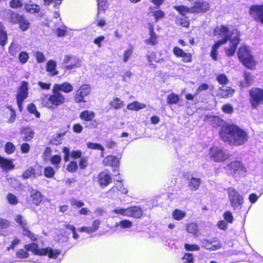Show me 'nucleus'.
Instances as JSON below:
<instances>
[{
	"label": "nucleus",
	"instance_id": "nucleus-1",
	"mask_svg": "<svg viewBox=\"0 0 263 263\" xmlns=\"http://www.w3.org/2000/svg\"><path fill=\"white\" fill-rule=\"evenodd\" d=\"M219 134L221 139L231 145H243L249 138L245 130L233 124H224L221 127Z\"/></svg>",
	"mask_w": 263,
	"mask_h": 263
},
{
	"label": "nucleus",
	"instance_id": "nucleus-2",
	"mask_svg": "<svg viewBox=\"0 0 263 263\" xmlns=\"http://www.w3.org/2000/svg\"><path fill=\"white\" fill-rule=\"evenodd\" d=\"M24 248L26 251H31L34 254L37 255H47L50 258H57L60 254L58 250H52L51 248L39 249V246L35 243L26 245Z\"/></svg>",
	"mask_w": 263,
	"mask_h": 263
},
{
	"label": "nucleus",
	"instance_id": "nucleus-3",
	"mask_svg": "<svg viewBox=\"0 0 263 263\" xmlns=\"http://www.w3.org/2000/svg\"><path fill=\"white\" fill-rule=\"evenodd\" d=\"M238 57L239 60L246 67L250 69L254 67L255 62L248 47L244 46L239 48Z\"/></svg>",
	"mask_w": 263,
	"mask_h": 263
},
{
	"label": "nucleus",
	"instance_id": "nucleus-4",
	"mask_svg": "<svg viewBox=\"0 0 263 263\" xmlns=\"http://www.w3.org/2000/svg\"><path fill=\"white\" fill-rule=\"evenodd\" d=\"M228 198L230 204L234 209H237L243 203V197L233 187H229L227 190Z\"/></svg>",
	"mask_w": 263,
	"mask_h": 263
},
{
	"label": "nucleus",
	"instance_id": "nucleus-5",
	"mask_svg": "<svg viewBox=\"0 0 263 263\" xmlns=\"http://www.w3.org/2000/svg\"><path fill=\"white\" fill-rule=\"evenodd\" d=\"M209 155L214 161L217 162H223L230 157L227 150L218 147L210 148Z\"/></svg>",
	"mask_w": 263,
	"mask_h": 263
},
{
	"label": "nucleus",
	"instance_id": "nucleus-6",
	"mask_svg": "<svg viewBox=\"0 0 263 263\" xmlns=\"http://www.w3.org/2000/svg\"><path fill=\"white\" fill-rule=\"evenodd\" d=\"M52 94L48 98L49 102H47L46 106L49 107H52V105L58 106L63 104L65 102L64 96L60 92L58 91L53 87L52 89Z\"/></svg>",
	"mask_w": 263,
	"mask_h": 263
},
{
	"label": "nucleus",
	"instance_id": "nucleus-7",
	"mask_svg": "<svg viewBox=\"0 0 263 263\" xmlns=\"http://www.w3.org/2000/svg\"><path fill=\"white\" fill-rule=\"evenodd\" d=\"M63 64L67 70H71L80 67L82 66V60L73 55H65L63 60Z\"/></svg>",
	"mask_w": 263,
	"mask_h": 263
},
{
	"label": "nucleus",
	"instance_id": "nucleus-8",
	"mask_svg": "<svg viewBox=\"0 0 263 263\" xmlns=\"http://www.w3.org/2000/svg\"><path fill=\"white\" fill-rule=\"evenodd\" d=\"M15 221L18 223L23 229V234L29 238L31 240L34 241L36 239V236L29 231L27 227V223L26 220L21 215H17L15 217Z\"/></svg>",
	"mask_w": 263,
	"mask_h": 263
},
{
	"label": "nucleus",
	"instance_id": "nucleus-9",
	"mask_svg": "<svg viewBox=\"0 0 263 263\" xmlns=\"http://www.w3.org/2000/svg\"><path fill=\"white\" fill-rule=\"evenodd\" d=\"M91 91L90 86L87 84L82 85L76 92L74 99L76 103L86 102L84 97L88 96Z\"/></svg>",
	"mask_w": 263,
	"mask_h": 263
},
{
	"label": "nucleus",
	"instance_id": "nucleus-10",
	"mask_svg": "<svg viewBox=\"0 0 263 263\" xmlns=\"http://www.w3.org/2000/svg\"><path fill=\"white\" fill-rule=\"evenodd\" d=\"M226 170L230 174L234 175L237 173L240 174L246 172V168L243 165L238 161H235L228 164L226 167Z\"/></svg>",
	"mask_w": 263,
	"mask_h": 263
},
{
	"label": "nucleus",
	"instance_id": "nucleus-11",
	"mask_svg": "<svg viewBox=\"0 0 263 263\" xmlns=\"http://www.w3.org/2000/svg\"><path fill=\"white\" fill-rule=\"evenodd\" d=\"M251 103L255 107L258 104L263 101V90L258 88L252 89L250 91Z\"/></svg>",
	"mask_w": 263,
	"mask_h": 263
},
{
	"label": "nucleus",
	"instance_id": "nucleus-12",
	"mask_svg": "<svg viewBox=\"0 0 263 263\" xmlns=\"http://www.w3.org/2000/svg\"><path fill=\"white\" fill-rule=\"evenodd\" d=\"M214 34L215 35H219L220 37H223L222 40H219L218 41H226V43L230 39L231 36V33L229 31L228 28L223 25L217 26L215 29Z\"/></svg>",
	"mask_w": 263,
	"mask_h": 263
},
{
	"label": "nucleus",
	"instance_id": "nucleus-13",
	"mask_svg": "<svg viewBox=\"0 0 263 263\" xmlns=\"http://www.w3.org/2000/svg\"><path fill=\"white\" fill-rule=\"evenodd\" d=\"M250 13L255 20L263 24V5L252 6Z\"/></svg>",
	"mask_w": 263,
	"mask_h": 263
},
{
	"label": "nucleus",
	"instance_id": "nucleus-14",
	"mask_svg": "<svg viewBox=\"0 0 263 263\" xmlns=\"http://www.w3.org/2000/svg\"><path fill=\"white\" fill-rule=\"evenodd\" d=\"M28 83L23 81L18 88L16 95V100L24 101L28 96Z\"/></svg>",
	"mask_w": 263,
	"mask_h": 263
},
{
	"label": "nucleus",
	"instance_id": "nucleus-15",
	"mask_svg": "<svg viewBox=\"0 0 263 263\" xmlns=\"http://www.w3.org/2000/svg\"><path fill=\"white\" fill-rule=\"evenodd\" d=\"M230 48H226V53L228 56L233 55L236 51L237 45L239 42V36L236 34V36L230 40Z\"/></svg>",
	"mask_w": 263,
	"mask_h": 263
},
{
	"label": "nucleus",
	"instance_id": "nucleus-16",
	"mask_svg": "<svg viewBox=\"0 0 263 263\" xmlns=\"http://www.w3.org/2000/svg\"><path fill=\"white\" fill-rule=\"evenodd\" d=\"M190 2H194V9L192 10L193 11L198 12H204L209 10V4L204 3L203 0H188Z\"/></svg>",
	"mask_w": 263,
	"mask_h": 263
},
{
	"label": "nucleus",
	"instance_id": "nucleus-17",
	"mask_svg": "<svg viewBox=\"0 0 263 263\" xmlns=\"http://www.w3.org/2000/svg\"><path fill=\"white\" fill-rule=\"evenodd\" d=\"M111 181V177L105 172H101L99 174L98 182L101 187L107 186Z\"/></svg>",
	"mask_w": 263,
	"mask_h": 263
},
{
	"label": "nucleus",
	"instance_id": "nucleus-18",
	"mask_svg": "<svg viewBox=\"0 0 263 263\" xmlns=\"http://www.w3.org/2000/svg\"><path fill=\"white\" fill-rule=\"evenodd\" d=\"M53 87L58 91H62L65 93H70L73 90V86L68 82H64L61 84H55Z\"/></svg>",
	"mask_w": 263,
	"mask_h": 263
},
{
	"label": "nucleus",
	"instance_id": "nucleus-19",
	"mask_svg": "<svg viewBox=\"0 0 263 263\" xmlns=\"http://www.w3.org/2000/svg\"><path fill=\"white\" fill-rule=\"evenodd\" d=\"M149 37L148 39L145 40L144 42L147 45L154 46L157 44L158 41L157 36L154 31V28L153 25H151L149 27Z\"/></svg>",
	"mask_w": 263,
	"mask_h": 263
},
{
	"label": "nucleus",
	"instance_id": "nucleus-20",
	"mask_svg": "<svg viewBox=\"0 0 263 263\" xmlns=\"http://www.w3.org/2000/svg\"><path fill=\"white\" fill-rule=\"evenodd\" d=\"M0 167L4 171L12 170L14 167L11 160H8L0 156Z\"/></svg>",
	"mask_w": 263,
	"mask_h": 263
},
{
	"label": "nucleus",
	"instance_id": "nucleus-21",
	"mask_svg": "<svg viewBox=\"0 0 263 263\" xmlns=\"http://www.w3.org/2000/svg\"><path fill=\"white\" fill-rule=\"evenodd\" d=\"M103 163L106 166L108 165L117 167L119 164V160L116 156L112 155L108 156L104 159Z\"/></svg>",
	"mask_w": 263,
	"mask_h": 263
},
{
	"label": "nucleus",
	"instance_id": "nucleus-22",
	"mask_svg": "<svg viewBox=\"0 0 263 263\" xmlns=\"http://www.w3.org/2000/svg\"><path fill=\"white\" fill-rule=\"evenodd\" d=\"M142 209L138 206H132L128 208V216L136 218H140L142 215Z\"/></svg>",
	"mask_w": 263,
	"mask_h": 263
},
{
	"label": "nucleus",
	"instance_id": "nucleus-23",
	"mask_svg": "<svg viewBox=\"0 0 263 263\" xmlns=\"http://www.w3.org/2000/svg\"><path fill=\"white\" fill-rule=\"evenodd\" d=\"M57 63L53 60H49L46 64V71L54 76L59 74V71L56 70Z\"/></svg>",
	"mask_w": 263,
	"mask_h": 263
},
{
	"label": "nucleus",
	"instance_id": "nucleus-24",
	"mask_svg": "<svg viewBox=\"0 0 263 263\" xmlns=\"http://www.w3.org/2000/svg\"><path fill=\"white\" fill-rule=\"evenodd\" d=\"M234 90L229 87L223 86L219 88V95L222 98H228L232 96Z\"/></svg>",
	"mask_w": 263,
	"mask_h": 263
},
{
	"label": "nucleus",
	"instance_id": "nucleus-25",
	"mask_svg": "<svg viewBox=\"0 0 263 263\" xmlns=\"http://www.w3.org/2000/svg\"><path fill=\"white\" fill-rule=\"evenodd\" d=\"M30 194L33 203L36 205H39L43 199L41 193L36 190L32 189Z\"/></svg>",
	"mask_w": 263,
	"mask_h": 263
},
{
	"label": "nucleus",
	"instance_id": "nucleus-26",
	"mask_svg": "<svg viewBox=\"0 0 263 263\" xmlns=\"http://www.w3.org/2000/svg\"><path fill=\"white\" fill-rule=\"evenodd\" d=\"M213 242L215 243L212 244V242H210L208 240L204 239L201 241V245L203 247L211 250H215L221 247V245L219 242L214 241Z\"/></svg>",
	"mask_w": 263,
	"mask_h": 263
},
{
	"label": "nucleus",
	"instance_id": "nucleus-27",
	"mask_svg": "<svg viewBox=\"0 0 263 263\" xmlns=\"http://www.w3.org/2000/svg\"><path fill=\"white\" fill-rule=\"evenodd\" d=\"M174 8L179 12L182 16H184L187 13H199L198 12L193 11L192 10L194 9V7H192L188 8L185 6H175Z\"/></svg>",
	"mask_w": 263,
	"mask_h": 263
},
{
	"label": "nucleus",
	"instance_id": "nucleus-28",
	"mask_svg": "<svg viewBox=\"0 0 263 263\" xmlns=\"http://www.w3.org/2000/svg\"><path fill=\"white\" fill-rule=\"evenodd\" d=\"M7 42V35L5 28L2 23L0 22V45L4 46Z\"/></svg>",
	"mask_w": 263,
	"mask_h": 263
},
{
	"label": "nucleus",
	"instance_id": "nucleus-29",
	"mask_svg": "<svg viewBox=\"0 0 263 263\" xmlns=\"http://www.w3.org/2000/svg\"><path fill=\"white\" fill-rule=\"evenodd\" d=\"M226 43V41H217L213 46L211 51V57L215 61L217 60V49L222 45Z\"/></svg>",
	"mask_w": 263,
	"mask_h": 263
},
{
	"label": "nucleus",
	"instance_id": "nucleus-30",
	"mask_svg": "<svg viewBox=\"0 0 263 263\" xmlns=\"http://www.w3.org/2000/svg\"><path fill=\"white\" fill-rule=\"evenodd\" d=\"M95 114L93 111L84 110L82 112L80 115V118L81 119L84 120L85 121H91L95 117Z\"/></svg>",
	"mask_w": 263,
	"mask_h": 263
},
{
	"label": "nucleus",
	"instance_id": "nucleus-31",
	"mask_svg": "<svg viewBox=\"0 0 263 263\" xmlns=\"http://www.w3.org/2000/svg\"><path fill=\"white\" fill-rule=\"evenodd\" d=\"M8 14L9 20L12 23H17L18 21H20L22 19V15H19L18 14L15 13L14 12L11 10H8Z\"/></svg>",
	"mask_w": 263,
	"mask_h": 263
},
{
	"label": "nucleus",
	"instance_id": "nucleus-32",
	"mask_svg": "<svg viewBox=\"0 0 263 263\" xmlns=\"http://www.w3.org/2000/svg\"><path fill=\"white\" fill-rule=\"evenodd\" d=\"M200 183L201 180L200 178L192 177L189 181V186L192 190L196 191L199 187Z\"/></svg>",
	"mask_w": 263,
	"mask_h": 263
},
{
	"label": "nucleus",
	"instance_id": "nucleus-33",
	"mask_svg": "<svg viewBox=\"0 0 263 263\" xmlns=\"http://www.w3.org/2000/svg\"><path fill=\"white\" fill-rule=\"evenodd\" d=\"M145 105L143 104H140V103L138 102L137 101H135L133 103H129L127 106V108L129 110H138L140 109H143L145 108Z\"/></svg>",
	"mask_w": 263,
	"mask_h": 263
},
{
	"label": "nucleus",
	"instance_id": "nucleus-34",
	"mask_svg": "<svg viewBox=\"0 0 263 263\" xmlns=\"http://www.w3.org/2000/svg\"><path fill=\"white\" fill-rule=\"evenodd\" d=\"M110 105L115 109H119L124 106V103L118 98H115L110 103Z\"/></svg>",
	"mask_w": 263,
	"mask_h": 263
},
{
	"label": "nucleus",
	"instance_id": "nucleus-35",
	"mask_svg": "<svg viewBox=\"0 0 263 263\" xmlns=\"http://www.w3.org/2000/svg\"><path fill=\"white\" fill-rule=\"evenodd\" d=\"M179 100L178 96L172 93L167 96L166 102L168 104H175L178 102Z\"/></svg>",
	"mask_w": 263,
	"mask_h": 263
},
{
	"label": "nucleus",
	"instance_id": "nucleus-36",
	"mask_svg": "<svg viewBox=\"0 0 263 263\" xmlns=\"http://www.w3.org/2000/svg\"><path fill=\"white\" fill-rule=\"evenodd\" d=\"M98 3V13L97 16H98L100 11L103 10L105 11L107 8V0H97Z\"/></svg>",
	"mask_w": 263,
	"mask_h": 263
},
{
	"label": "nucleus",
	"instance_id": "nucleus-37",
	"mask_svg": "<svg viewBox=\"0 0 263 263\" xmlns=\"http://www.w3.org/2000/svg\"><path fill=\"white\" fill-rule=\"evenodd\" d=\"M33 176V178L36 177L35 174V170L30 167L27 169L23 174L22 177L24 179H28Z\"/></svg>",
	"mask_w": 263,
	"mask_h": 263
},
{
	"label": "nucleus",
	"instance_id": "nucleus-38",
	"mask_svg": "<svg viewBox=\"0 0 263 263\" xmlns=\"http://www.w3.org/2000/svg\"><path fill=\"white\" fill-rule=\"evenodd\" d=\"M26 10L31 13H37L40 11V8L39 6L37 5H26L25 6Z\"/></svg>",
	"mask_w": 263,
	"mask_h": 263
},
{
	"label": "nucleus",
	"instance_id": "nucleus-39",
	"mask_svg": "<svg viewBox=\"0 0 263 263\" xmlns=\"http://www.w3.org/2000/svg\"><path fill=\"white\" fill-rule=\"evenodd\" d=\"M133 226V223L129 220H123L117 222L116 226H120L122 229L129 228Z\"/></svg>",
	"mask_w": 263,
	"mask_h": 263
},
{
	"label": "nucleus",
	"instance_id": "nucleus-40",
	"mask_svg": "<svg viewBox=\"0 0 263 263\" xmlns=\"http://www.w3.org/2000/svg\"><path fill=\"white\" fill-rule=\"evenodd\" d=\"M185 215L186 214L185 212L176 209L173 212V216L175 219L180 220L183 219L185 217Z\"/></svg>",
	"mask_w": 263,
	"mask_h": 263
},
{
	"label": "nucleus",
	"instance_id": "nucleus-41",
	"mask_svg": "<svg viewBox=\"0 0 263 263\" xmlns=\"http://www.w3.org/2000/svg\"><path fill=\"white\" fill-rule=\"evenodd\" d=\"M25 136L23 138L24 141H30L33 137L34 132L29 128H26L24 132Z\"/></svg>",
	"mask_w": 263,
	"mask_h": 263
},
{
	"label": "nucleus",
	"instance_id": "nucleus-42",
	"mask_svg": "<svg viewBox=\"0 0 263 263\" xmlns=\"http://www.w3.org/2000/svg\"><path fill=\"white\" fill-rule=\"evenodd\" d=\"M27 110L30 113L34 114L36 118H39L40 117V114L37 110L36 107L34 104L31 103L28 104L27 106Z\"/></svg>",
	"mask_w": 263,
	"mask_h": 263
},
{
	"label": "nucleus",
	"instance_id": "nucleus-43",
	"mask_svg": "<svg viewBox=\"0 0 263 263\" xmlns=\"http://www.w3.org/2000/svg\"><path fill=\"white\" fill-rule=\"evenodd\" d=\"M177 25L181 26L184 27H188L189 22L185 17L182 16L181 17H177L176 21Z\"/></svg>",
	"mask_w": 263,
	"mask_h": 263
},
{
	"label": "nucleus",
	"instance_id": "nucleus-44",
	"mask_svg": "<svg viewBox=\"0 0 263 263\" xmlns=\"http://www.w3.org/2000/svg\"><path fill=\"white\" fill-rule=\"evenodd\" d=\"M44 174L47 178H52L55 174V171L53 167L48 166L45 168Z\"/></svg>",
	"mask_w": 263,
	"mask_h": 263
},
{
	"label": "nucleus",
	"instance_id": "nucleus-45",
	"mask_svg": "<svg viewBox=\"0 0 263 263\" xmlns=\"http://www.w3.org/2000/svg\"><path fill=\"white\" fill-rule=\"evenodd\" d=\"M62 158L60 155H55L53 156L51 158V162L53 165H55V167L57 169L59 168V166H58L59 164H60L61 162Z\"/></svg>",
	"mask_w": 263,
	"mask_h": 263
},
{
	"label": "nucleus",
	"instance_id": "nucleus-46",
	"mask_svg": "<svg viewBox=\"0 0 263 263\" xmlns=\"http://www.w3.org/2000/svg\"><path fill=\"white\" fill-rule=\"evenodd\" d=\"M186 229L189 233L196 234L198 231V227L196 224L192 223L187 226Z\"/></svg>",
	"mask_w": 263,
	"mask_h": 263
},
{
	"label": "nucleus",
	"instance_id": "nucleus-47",
	"mask_svg": "<svg viewBox=\"0 0 263 263\" xmlns=\"http://www.w3.org/2000/svg\"><path fill=\"white\" fill-rule=\"evenodd\" d=\"M17 23L19 24L20 28L23 31L26 30L29 28V23L25 20L23 16L21 20Z\"/></svg>",
	"mask_w": 263,
	"mask_h": 263
},
{
	"label": "nucleus",
	"instance_id": "nucleus-48",
	"mask_svg": "<svg viewBox=\"0 0 263 263\" xmlns=\"http://www.w3.org/2000/svg\"><path fill=\"white\" fill-rule=\"evenodd\" d=\"M70 204L72 206L77 208H82L84 205V203L81 200H77L76 198H71L70 200Z\"/></svg>",
	"mask_w": 263,
	"mask_h": 263
},
{
	"label": "nucleus",
	"instance_id": "nucleus-49",
	"mask_svg": "<svg viewBox=\"0 0 263 263\" xmlns=\"http://www.w3.org/2000/svg\"><path fill=\"white\" fill-rule=\"evenodd\" d=\"M87 147L88 148L92 149H99L101 151H103L104 150V147L101 144L91 142H88L87 143Z\"/></svg>",
	"mask_w": 263,
	"mask_h": 263
},
{
	"label": "nucleus",
	"instance_id": "nucleus-50",
	"mask_svg": "<svg viewBox=\"0 0 263 263\" xmlns=\"http://www.w3.org/2000/svg\"><path fill=\"white\" fill-rule=\"evenodd\" d=\"M5 152L8 154L13 153L15 150V146L11 142H7L5 146Z\"/></svg>",
	"mask_w": 263,
	"mask_h": 263
},
{
	"label": "nucleus",
	"instance_id": "nucleus-51",
	"mask_svg": "<svg viewBox=\"0 0 263 263\" xmlns=\"http://www.w3.org/2000/svg\"><path fill=\"white\" fill-rule=\"evenodd\" d=\"M112 213H116L119 215H121L122 216H128V208L123 209V208H117L111 211Z\"/></svg>",
	"mask_w": 263,
	"mask_h": 263
},
{
	"label": "nucleus",
	"instance_id": "nucleus-52",
	"mask_svg": "<svg viewBox=\"0 0 263 263\" xmlns=\"http://www.w3.org/2000/svg\"><path fill=\"white\" fill-rule=\"evenodd\" d=\"M16 256L20 258H26L29 257V253L24 249H20L16 252Z\"/></svg>",
	"mask_w": 263,
	"mask_h": 263
},
{
	"label": "nucleus",
	"instance_id": "nucleus-53",
	"mask_svg": "<svg viewBox=\"0 0 263 263\" xmlns=\"http://www.w3.org/2000/svg\"><path fill=\"white\" fill-rule=\"evenodd\" d=\"M78 169V164L76 161H71L67 166V170L71 173L76 172Z\"/></svg>",
	"mask_w": 263,
	"mask_h": 263
},
{
	"label": "nucleus",
	"instance_id": "nucleus-54",
	"mask_svg": "<svg viewBox=\"0 0 263 263\" xmlns=\"http://www.w3.org/2000/svg\"><path fill=\"white\" fill-rule=\"evenodd\" d=\"M216 80L220 84H227L229 81L227 76L224 74L218 75Z\"/></svg>",
	"mask_w": 263,
	"mask_h": 263
},
{
	"label": "nucleus",
	"instance_id": "nucleus-55",
	"mask_svg": "<svg viewBox=\"0 0 263 263\" xmlns=\"http://www.w3.org/2000/svg\"><path fill=\"white\" fill-rule=\"evenodd\" d=\"M36 61L37 63H43L45 61L46 58L44 54L40 51H36L35 53Z\"/></svg>",
	"mask_w": 263,
	"mask_h": 263
},
{
	"label": "nucleus",
	"instance_id": "nucleus-56",
	"mask_svg": "<svg viewBox=\"0 0 263 263\" xmlns=\"http://www.w3.org/2000/svg\"><path fill=\"white\" fill-rule=\"evenodd\" d=\"M19 60L20 62L24 64L26 63L29 59L28 54L26 52H21L18 56Z\"/></svg>",
	"mask_w": 263,
	"mask_h": 263
},
{
	"label": "nucleus",
	"instance_id": "nucleus-57",
	"mask_svg": "<svg viewBox=\"0 0 263 263\" xmlns=\"http://www.w3.org/2000/svg\"><path fill=\"white\" fill-rule=\"evenodd\" d=\"M115 188H117V189L120 191L123 194H126L127 192V191L123 186L121 182H119V184H118L116 187L114 186L111 189L109 190V192L111 191H114Z\"/></svg>",
	"mask_w": 263,
	"mask_h": 263
},
{
	"label": "nucleus",
	"instance_id": "nucleus-58",
	"mask_svg": "<svg viewBox=\"0 0 263 263\" xmlns=\"http://www.w3.org/2000/svg\"><path fill=\"white\" fill-rule=\"evenodd\" d=\"M7 108L10 111V117L8 120V122L9 123H13L15 121V117H16L15 111L14 110V109L12 108V107L10 106H8L7 107Z\"/></svg>",
	"mask_w": 263,
	"mask_h": 263
},
{
	"label": "nucleus",
	"instance_id": "nucleus-59",
	"mask_svg": "<svg viewBox=\"0 0 263 263\" xmlns=\"http://www.w3.org/2000/svg\"><path fill=\"white\" fill-rule=\"evenodd\" d=\"M19 51L18 47L14 44L12 43L9 48V52L11 55H15Z\"/></svg>",
	"mask_w": 263,
	"mask_h": 263
},
{
	"label": "nucleus",
	"instance_id": "nucleus-60",
	"mask_svg": "<svg viewBox=\"0 0 263 263\" xmlns=\"http://www.w3.org/2000/svg\"><path fill=\"white\" fill-rule=\"evenodd\" d=\"M184 248L187 251H198L200 248L196 245H190L185 243L184 245Z\"/></svg>",
	"mask_w": 263,
	"mask_h": 263
},
{
	"label": "nucleus",
	"instance_id": "nucleus-61",
	"mask_svg": "<svg viewBox=\"0 0 263 263\" xmlns=\"http://www.w3.org/2000/svg\"><path fill=\"white\" fill-rule=\"evenodd\" d=\"M9 5L11 8H17L22 7V3L20 0H11Z\"/></svg>",
	"mask_w": 263,
	"mask_h": 263
},
{
	"label": "nucleus",
	"instance_id": "nucleus-62",
	"mask_svg": "<svg viewBox=\"0 0 263 263\" xmlns=\"http://www.w3.org/2000/svg\"><path fill=\"white\" fill-rule=\"evenodd\" d=\"M164 13L163 11L161 10L156 11L154 12L153 15L155 17L156 21H158V20L163 17L164 16Z\"/></svg>",
	"mask_w": 263,
	"mask_h": 263
},
{
	"label": "nucleus",
	"instance_id": "nucleus-63",
	"mask_svg": "<svg viewBox=\"0 0 263 263\" xmlns=\"http://www.w3.org/2000/svg\"><path fill=\"white\" fill-rule=\"evenodd\" d=\"M7 199L10 204H16L18 202L16 196L12 194H9L7 196Z\"/></svg>",
	"mask_w": 263,
	"mask_h": 263
},
{
	"label": "nucleus",
	"instance_id": "nucleus-64",
	"mask_svg": "<svg viewBox=\"0 0 263 263\" xmlns=\"http://www.w3.org/2000/svg\"><path fill=\"white\" fill-rule=\"evenodd\" d=\"M222 110L223 112L227 114H231L233 111L232 106L229 104L223 105L222 107Z\"/></svg>",
	"mask_w": 263,
	"mask_h": 263
}]
</instances>
